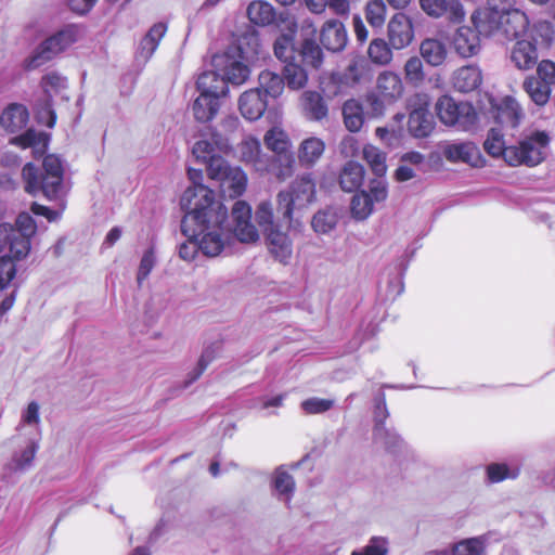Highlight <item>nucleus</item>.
<instances>
[{
	"label": "nucleus",
	"mask_w": 555,
	"mask_h": 555,
	"mask_svg": "<svg viewBox=\"0 0 555 555\" xmlns=\"http://www.w3.org/2000/svg\"><path fill=\"white\" fill-rule=\"evenodd\" d=\"M483 80L481 69L476 65H465L452 74L453 88L462 93L477 90Z\"/></svg>",
	"instance_id": "obj_24"
},
{
	"label": "nucleus",
	"mask_w": 555,
	"mask_h": 555,
	"mask_svg": "<svg viewBox=\"0 0 555 555\" xmlns=\"http://www.w3.org/2000/svg\"><path fill=\"white\" fill-rule=\"evenodd\" d=\"M180 205L185 216L183 233L198 243L199 250L207 257L219 256L231 244L233 235L242 243H256L260 235L251 222V208L244 201L232 207L233 232L225 224L228 209L215 201L214 192L205 185L185 190Z\"/></svg>",
	"instance_id": "obj_1"
},
{
	"label": "nucleus",
	"mask_w": 555,
	"mask_h": 555,
	"mask_svg": "<svg viewBox=\"0 0 555 555\" xmlns=\"http://www.w3.org/2000/svg\"><path fill=\"white\" fill-rule=\"evenodd\" d=\"M404 77L409 83L420 85L425 78L422 60L417 56L410 57L403 67Z\"/></svg>",
	"instance_id": "obj_55"
},
{
	"label": "nucleus",
	"mask_w": 555,
	"mask_h": 555,
	"mask_svg": "<svg viewBox=\"0 0 555 555\" xmlns=\"http://www.w3.org/2000/svg\"><path fill=\"white\" fill-rule=\"evenodd\" d=\"M501 29L511 39H524L529 37V20L518 9H511L503 13Z\"/></svg>",
	"instance_id": "obj_22"
},
{
	"label": "nucleus",
	"mask_w": 555,
	"mask_h": 555,
	"mask_svg": "<svg viewBox=\"0 0 555 555\" xmlns=\"http://www.w3.org/2000/svg\"><path fill=\"white\" fill-rule=\"evenodd\" d=\"M300 55L302 61L314 68L321 66L323 53L321 48L312 40H305L301 44Z\"/></svg>",
	"instance_id": "obj_53"
},
{
	"label": "nucleus",
	"mask_w": 555,
	"mask_h": 555,
	"mask_svg": "<svg viewBox=\"0 0 555 555\" xmlns=\"http://www.w3.org/2000/svg\"><path fill=\"white\" fill-rule=\"evenodd\" d=\"M374 205L373 198L367 194V192H358L353 195L350 203L351 215L357 220H365L372 215Z\"/></svg>",
	"instance_id": "obj_44"
},
{
	"label": "nucleus",
	"mask_w": 555,
	"mask_h": 555,
	"mask_svg": "<svg viewBox=\"0 0 555 555\" xmlns=\"http://www.w3.org/2000/svg\"><path fill=\"white\" fill-rule=\"evenodd\" d=\"M40 440V438L27 436H13L11 442L14 446V451L5 464V468L11 473H21L29 469L39 450Z\"/></svg>",
	"instance_id": "obj_12"
},
{
	"label": "nucleus",
	"mask_w": 555,
	"mask_h": 555,
	"mask_svg": "<svg viewBox=\"0 0 555 555\" xmlns=\"http://www.w3.org/2000/svg\"><path fill=\"white\" fill-rule=\"evenodd\" d=\"M485 543L483 537L463 539L449 547L434 551L431 555H485Z\"/></svg>",
	"instance_id": "obj_30"
},
{
	"label": "nucleus",
	"mask_w": 555,
	"mask_h": 555,
	"mask_svg": "<svg viewBox=\"0 0 555 555\" xmlns=\"http://www.w3.org/2000/svg\"><path fill=\"white\" fill-rule=\"evenodd\" d=\"M429 105L430 98L424 92L413 94L408 101L410 109L408 129L415 138H425L434 130L435 121L429 112Z\"/></svg>",
	"instance_id": "obj_10"
},
{
	"label": "nucleus",
	"mask_w": 555,
	"mask_h": 555,
	"mask_svg": "<svg viewBox=\"0 0 555 555\" xmlns=\"http://www.w3.org/2000/svg\"><path fill=\"white\" fill-rule=\"evenodd\" d=\"M29 115L22 104L9 105L0 116V125L7 132L14 133L27 125Z\"/></svg>",
	"instance_id": "obj_31"
},
{
	"label": "nucleus",
	"mask_w": 555,
	"mask_h": 555,
	"mask_svg": "<svg viewBox=\"0 0 555 555\" xmlns=\"http://www.w3.org/2000/svg\"><path fill=\"white\" fill-rule=\"evenodd\" d=\"M41 86L44 93L51 98L66 87V78L56 73H49L42 78Z\"/></svg>",
	"instance_id": "obj_59"
},
{
	"label": "nucleus",
	"mask_w": 555,
	"mask_h": 555,
	"mask_svg": "<svg viewBox=\"0 0 555 555\" xmlns=\"http://www.w3.org/2000/svg\"><path fill=\"white\" fill-rule=\"evenodd\" d=\"M446 14L451 23H462L465 20L466 12L460 0H448Z\"/></svg>",
	"instance_id": "obj_63"
},
{
	"label": "nucleus",
	"mask_w": 555,
	"mask_h": 555,
	"mask_svg": "<svg viewBox=\"0 0 555 555\" xmlns=\"http://www.w3.org/2000/svg\"><path fill=\"white\" fill-rule=\"evenodd\" d=\"M284 77L289 89L298 90L304 88L308 82L306 70L296 64H287L284 68Z\"/></svg>",
	"instance_id": "obj_52"
},
{
	"label": "nucleus",
	"mask_w": 555,
	"mask_h": 555,
	"mask_svg": "<svg viewBox=\"0 0 555 555\" xmlns=\"http://www.w3.org/2000/svg\"><path fill=\"white\" fill-rule=\"evenodd\" d=\"M367 194L371 195L374 204L384 202L388 195L386 182L382 179L372 180Z\"/></svg>",
	"instance_id": "obj_64"
},
{
	"label": "nucleus",
	"mask_w": 555,
	"mask_h": 555,
	"mask_svg": "<svg viewBox=\"0 0 555 555\" xmlns=\"http://www.w3.org/2000/svg\"><path fill=\"white\" fill-rule=\"evenodd\" d=\"M166 33L167 25L165 23L154 24L140 41L137 50V57L142 60L144 63L147 62L157 50L159 42Z\"/></svg>",
	"instance_id": "obj_28"
},
{
	"label": "nucleus",
	"mask_w": 555,
	"mask_h": 555,
	"mask_svg": "<svg viewBox=\"0 0 555 555\" xmlns=\"http://www.w3.org/2000/svg\"><path fill=\"white\" fill-rule=\"evenodd\" d=\"M255 218L263 234L272 229L280 228V225L274 222L273 207L269 201H262L258 204Z\"/></svg>",
	"instance_id": "obj_51"
},
{
	"label": "nucleus",
	"mask_w": 555,
	"mask_h": 555,
	"mask_svg": "<svg viewBox=\"0 0 555 555\" xmlns=\"http://www.w3.org/2000/svg\"><path fill=\"white\" fill-rule=\"evenodd\" d=\"M374 416L376 422L375 438L387 447L395 446L399 441V437L395 431L385 427L384 422L388 416V412L384 398L376 403Z\"/></svg>",
	"instance_id": "obj_36"
},
{
	"label": "nucleus",
	"mask_w": 555,
	"mask_h": 555,
	"mask_svg": "<svg viewBox=\"0 0 555 555\" xmlns=\"http://www.w3.org/2000/svg\"><path fill=\"white\" fill-rule=\"evenodd\" d=\"M524 89L530 99L539 106L545 105L551 96V88L537 77L530 76L524 81Z\"/></svg>",
	"instance_id": "obj_41"
},
{
	"label": "nucleus",
	"mask_w": 555,
	"mask_h": 555,
	"mask_svg": "<svg viewBox=\"0 0 555 555\" xmlns=\"http://www.w3.org/2000/svg\"><path fill=\"white\" fill-rule=\"evenodd\" d=\"M325 143L318 137L304 139L297 150L299 164L305 168H312L323 156Z\"/></svg>",
	"instance_id": "obj_27"
},
{
	"label": "nucleus",
	"mask_w": 555,
	"mask_h": 555,
	"mask_svg": "<svg viewBox=\"0 0 555 555\" xmlns=\"http://www.w3.org/2000/svg\"><path fill=\"white\" fill-rule=\"evenodd\" d=\"M490 114L493 119L506 128L516 129L525 118V112L518 101L505 95L500 99H490Z\"/></svg>",
	"instance_id": "obj_14"
},
{
	"label": "nucleus",
	"mask_w": 555,
	"mask_h": 555,
	"mask_svg": "<svg viewBox=\"0 0 555 555\" xmlns=\"http://www.w3.org/2000/svg\"><path fill=\"white\" fill-rule=\"evenodd\" d=\"M196 89L201 94L214 96L221 101L225 98L229 88L225 78L220 77L216 72H205L196 80Z\"/></svg>",
	"instance_id": "obj_26"
},
{
	"label": "nucleus",
	"mask_w": 555,
	"mask_h": 555,
	"mask_svg": "<svg viewBox=\"0 0 555 555\" xmlns=\"http://www.w3.org/2000/svg\"><path fill=\"white\" fill-rule=\"evenodd\" d=\"M10 142L22 149L30 147L34 155L39 156L42 155L48 147L49 135L44 132L29 129L25 133L14 137Z\"/></svg>",
	"instance_id": "obj_35"
},
{
	"label": "nucleus",
	"mask_w": 555,
	"mask_h": 555,
	"mask_svg": "<svg viewBox=\"0 0 555 555\" xmlns=\"http://www.w3.org/2000/svg\"><path fill=\"white\" fill-rule=\"evenodd\" d=\"M16 435L41 439L40 414L37 402H30L22 412L21 421L16 427Z\"/></svg>",
	"instance_id": "obj_29"
},
{
	"label": "nucleus",
	"mask_w": 555,
	"mask_h": 555,
	"mask_svg": "<svg viewBox=\"0 0 555 555\" xmlns=\"http://www.w3.org/2000/svg\"><path fill=\"white\" fill-rule=\"evenodd\" d=\"M435 108L439 120L446 126L468 130L477 122L476 109L468 102H456L449 95H442Z\"/></svg>",
	"instance_id": "obj_8"
},
{
	"label": "nucleus",
	"mask_w": 555,
	"mask_h": 555,
	"mask_svg": "<svg viewBox=\"0 0 555 555\" xmlns=\"http://www.w3.org/2000/svg\"><path fill=\"white\" fill-rule=\"evenodd\" d=\"M37 232L34 218L22 212L15 225L0 224V291L4 289L16 273L14 261L26 258L30 251V240Z\"/></svg>",
	"instance_id": "obj_2"
},
{
	"label": "nucleus",
	"mask_w": 555,
	"mask_h": 555,
	"mask_svg": "<svg viewBox=\"0 0 555 555\" xmlns=\"http://www.w3.org/2000/svg\"><path fill=\"white\" fill-rule=\"evenodd\" d=\"M480 35L468 25L457 27L450 39L453 51L462 59H470L481 51Z\"/></svg>",
	"instance_id": "obj_15"
},
{
	"label": "nucleus",
	"mask_w": 555,
	"mask_h": 555,
	"mask_svg": "<svg viewBox=\"0 0 555 555\" xmlns=\"http://www.w3.org/2000/svg\"><path fill=\"white\" fill-rule=\"evenodd\" d=\"M264 143L268 149L279 155L287 153L291 147L287 133L279 127H273L266 133Z\"/></svg>",
	"instance_id": "obj_47"
},
{
	"label": "nucleus",
	"mask_w": 555,
	"mask_h": 555,
	"mask_svg": "<svg viewBox=\"0 0 555 555\" xmlns=\"http://www.w3.org/2000/svg\"><path fill=\"white\" fill-rule=\"evenodd\" d=\"M268 101L260 89H249L241 94L238 109L247 120H258L266 112Z\"/></svg>",
	"instance_id": "obj_21"
},
{
	"label": "nucleus",
	"mask_w": 555,
	"mask_h": 555,
	"mask_svg": "<svg viewBox=\"0 0 555 555\" xmlns=\"http://www.w3.org/2000/svg\"><path fill=\"white\" fill-rule=\"evenodd\" d=\"M272 487L279 500L289 504L295 491V481L292 475L283 467L276 468L273 473Z\"/></svg>",
	"instance_id": "obj_38"
},
{
	"label": "nucleus",
	"mask_w": 555,
	"mask_h": 555,
	"mask_svg": "<svg viewBox=\"0 0 555 555\" xmlns=\"http://www.w3.org/2000/svg\"><path fill=\"white\" fill-rule=\"evenodd\" d=\"M387 7L384 0H370L365 5V18L375 28H382L385 24Z\"/></svg>",
	"instance_id": "obj_50"
},
{
	"label": "nucleus",
	"mask_w": 555,
	"mask_h": 555,
	"mask_svg": "<svg viewBox=\"0 0 555 555\" xmlns=\"http://www.w3.org/2000/svg\"><path fill=\"white\" fill-rule=\"evenodd\" d=\"M208 177L218 182L224 197H238L246 190V173L238 167L229 166L227 162L222 165L214 163L208 167Z\"/></svg>",
	"instance_id": "obj_11"
},
{
	"label": "nucleus",
	"mask_w": 555,
	"mask_h": 555,
	"mask_svg": "<svg viewBox=\"0 0 555 555\" xmlns=\"http://www.w3.org/2000/svg\"><path fill=\"white\" fill-rule=\"evenodd\" d=\"M259 87L256 89H260L261 93L267 98H278L282 94L284 90V79L270 70H263L260 73L258 78Z\"/></svg>",
	"instance_id": "obj_40"
},
{
	"label": "nucleus",
	"mask_w": 555,
	"mask_h": 555,
	"mask_svg": "<svg viewBox=\"0 0 555 555\" xmlns=\"http://www.w3.org/2000/svg\"><path fill=\"white\" fill-rule=\"evenodd\" d=\"M238 158L247 165H251L255 169L261 170L266 166V162L261 154L259 140L253 137H246L237 147Z\"/></svg>",
	"instance_id": "obj_32"
},
{
	"label": "nucleus",
	"mask_w": 555,
	"mask_h": 555,
	"mask_svg": "<svg viewBox=\"0 0 555 555\" xmlns=\"http://www.w3.org/2000/svg\"><path fill=\"white\" fill-rule=\"evenodd\" d=\"M253 50H243L242 47H231L222 55L215 59L216 66L222 72L223 78L233 85H242L249 77L250 70L246 64L247 61L260 53L259 39L256 35L246 38Z\"/></svg>",
	"instance_id": "obj_6"
},
{
	"label": "nucleus",
	"mask_w": 555,
	"mask_h": 555,
	"mask_svg": "<svg viewBox=\"0 0 555 555\" xmlns=\"http://www.w3.org/2000/svg\"><path fill=\"white\" fill-rule=\"evenodd\" d=\"M448 0H420L422 10L430 17L439 18L446 15Z\"/></svg>",
	"instance_id": "obj_61"
},
{
	"label": "nucleus",
	"mask_w": 555,
	"mask_h": 555,
	"mask_svg": "<svg viewBox=\"0 0 555 555\" xmlns=\"http://www.w3.org/2000/svg\"><path fill=\"white\" fill-rule=\"evenodd\" d=\"M288 33L280 36L274 42V54L283 61L288 62L294 59V36L296 33V24L289 23Z\"/></svg>",
	"instance_id": "obj_43"
},
{
	"label": "nucleus",
	"mask_w": 555,
	"mask_h": 555,
	"mask_svg": "<svg viewBox=\"0 0 555 555\" xmlns=\"http://www.w3.org/2000/svg\"><path fill=\"white\" fill-rule=\"evenodd\" d=\"M343 116L346 128L351 132H358L363 125V109L356 100H348L343 106Z\"/></svg>",
	"instance_id": "obj_42"
},
{
	"label": "nucleus",
	"mask_w": 555,
	"mask_h": 555,
	"mask_svg": "<svg viewBox=\"0 0 555 555\" xmlns=\"http://www.w3.org/2000/svg\"><path fill=\"white\" fill-rule=\"evenodd\" d=\"M387 539L383 537H373L364 547L352 551L351 555H387Z\"/></svg>",
	"instance_id": "obj_57"
},
{
	"label": "nucleus",
	"mask_w": 555,
	"mask_h": 555,
	"mask_svg": "<svg viewBox=\"0 0 555 555\" xmlns=\"http://www.w3.org/2000/svg\"><path fill=\"white\" fill-rule=\"evenodd\" d=\"M485 151L492 157L503 158L506 163L507 149L504 137L500 130L491 129L483 142Z\"/></svg>",
	"instance_id": "obj_46"
},
{
	"label": "nucleus",
	"mask_w": 555,
	"mask_h": 555,
	"mask_svg": "<svg viewBox=\"0 0 555 555\" xmlns=\"http://www.w3.org/2000/svg\"><path fill=\"white\" fill-rule=\"evenodd\" d=\"M43 171V176H39L30 163L24 166L25 191L30 195L42 192L47 198H55L61 193L63 182L64 167L61 158L53 154L46 156Z\"/></svg>",
	"instance_id": "obj_4"
},
{
	"label": "nucleus",
	"mask_w": 555,
	"mask_h": 555,
	"mask_svg": "<svg viewBox=\"0 0 555 555\" xmlns=\"http://www.w3.org/2000/svg\"><path fill=\"white\" fill-rule=\"evenodd\" d=\"M443 156L451 163L462 162L476 168H481L486 164L479 147L473 142L447 144L443 147Z\"/></svg>",
	"instance_id": "obj_17"
},
{
	"label": "nucleus",
	"mask_w": 555,
	"mask_h": 555,
	"mask_svg": "<svg viewBox=\"0 0 555 555\" xmlns=\"http://www.w3.org/2000/svg\"><path fill=\"white\" fill-rule=\"evenodd\" d=\"M387 37L389 44L396 50L410 46L414 38L411 18L404 13H396L388 22Z\"/></svg>",
	"instance_id": "obj_16"
},
{
	"label": "nucleus",
	"mask_w": 555,
	"mask_h": 555,
	"mask_svg": "<svg viewBox=\"0 0 555 555\" xmlns=\"http://www.w3.org/2000/svg\"><path fill=\"white\" fill-rule=\"evenodd\" d=\"M220 106L221 101L217 98L199 93L192 104V113L197 121L207 122L216 117Z\"/></svg>",
	"instance_id": "obj_37"
},
{
	"label": "nucleus",
	"mask_w": 555,
	"mask_h": 555,
	"mask_svg": "<svg viewBox=\"0 0 555 555\" xmlns=\"http://www.w3.org/2000/svg\"><path fill=\"white\" fill-rule=\"evenodd\" d=\"M519 469H509L505 464L493 463L487 467V475L491 482H500L507 478H516Z\"/></svg>",
	"instance_id": "obj_58"
},
{
	"label": "nucleus",
	"mask_w": 555,
	"mask_h": 555,
	"mask_svg": "<svg viewBox=\"0 0 555 555\" xmlns=\"http://www.w3.org/2000/svg\"><path fill=\"white\" fill-rule=\"evenodd\" d=\"M78 38V29L70 26L66 27L55 35L46 39L33 53L24 61V67L28 70L36 69L55 55L70 47Z\"/></svg>",
	"instance_id": "obj_9"
},
{
	"label": "nucleus",
	"mask_w": 555,
	"mask_h": 555,
	"mask_svg": "<svg viewBox=\"0 0 555 555\" xmlns=\"http://www.w3.org/2000/svg\"><path fill=\"white\" fill-rule=\"evenodd\" d=\"M503 15L500 10L483 7L476 9L469 21L480 36L490 37L501 29Z\"/></svg>",
	"instance_id": "obj_18"
},
{
	"label": "nucleus",
	"mask_w": 555,
	"mask_h": 555,
	"mask_svg": "<svg viewBox=\"0 0 555 555\" xmlns=\"http://www.w3.org/2000/svg\"><path fill=\"white\" fill-rule=\"evenodd\" d=\"M404 93L401 77L391 70H384L376 78L375 89L366 98L374 116L385 113L387 106L398 102Z\"/></svg>",
	"instance_id": "obj_7"
},
{
	"label": "nucleus",
	"mask_w": 555,
	"mask_h": 555,
	"mask_svg": "<svg viewBox=\"0 0 555 555\" xmlns=\"http://www.w3.org/2000/svg\"><path fill=\"white\" fill-rule=\"evenodd\" d=\"M367 54L371 61L378 65H387L392 60V51L388 43L382 38L374 39L370 42Z\"/></svg>",
	"instance_id": "obj_48"
},
{
	"label": "nucleus",
	"mask_w": 555,
	"mask_h": 555,
	"mask_svg": "<svg viewBox=\"0 0 555 555\" xmlns=\"http://www.w3.org/2000/svg\"><path fill=\"white\" fill-rule=\"evenodd\" d=\"M247 16L253 24L266 26L275 20V11L269 2L258 0L248 5Z\"/></svg>",
	"instance_id": "obj_39"
},
{
	"label": "nucleus",
	"mask_w": 555,
	"mask_h": 555,
	"mask_svg": "<svg viewBox=\"0 0 555 555\" xmlns=\"http://www.w3.org/2000/svg\"><path fill=\"white\" fill-rule=\"evenodd\" d=\"M156 264V255L153 247L146 249L140 260V264L137 272V283L142 286L144 281L149 278L150 273Z\"/></svg>",
	"instance_id": "obj_56"
},
{
	"label": "nucleus",
	"mask_w": 555,
	"mask_h": 555,
	"mask_svg": "<svg viewBox=\"0 0 555 555\" xmlns=\"http://www.w3.org/2000/svg\"><path fill=\"white\" fill-rule=\"evenodd\" d=\"M270 254L280 262L287 263L293 255V242L281 228L272 229L264 234Z\"/></svg>",
	"instance_id": "obj_23"
},
{
	"label": "nucleus",
	"mask_w": 555,
	"mask_h": 555,
	"mask_svg": "<svg viewBox=\"0 0 555 555\" xmlns=\"http://www.w3.org/2000/svg\"><path fill=\"white\" fill-rule=\"evenodd\" d=\"M551 135L545 130H531L507 149L506 164L511 167H535L543 163L550 150Z\"/></svg>",
	"instance_id": "obj_3"
},
{
	"label": "nucleus",
	"mask_w": 555,
	"mask_h": 555,
	"mask_svg": "<svg viewBox=\"0 0 555 555\" xmlns=\"http://www.w3.org/2000/svg\"><path fill=\"white\" fill-rule=\"evenodd\" d=\"M320 42L331 52L343 51L348 42L345 25L337 20L326 21L320 31Z\"/></svg>",
	"instance_id": "obj_20"
},
{
	"label": "nucleus",
	"mask_w": 555,
	"mask_h": 555,
	"mask_svg": "<svg viewBox=\"0 0 555 555\" xmlns=\"http://www.w3.org/2000/svg\"><path fill=\"white\" fill-rule=\"evenodd\" d=\"M337 221V214L333 209H323L313 216L311 227L317 233L326 234L336 227Z\"/></svg>",
	"instance_id": "obj_49"
},
{
	"label": "nucleus",
	"mask_w": 555,
	"mask_h": 555,
	"mask_svg": "<svg viewBox=\"0 0 555 555\" xmlns=\"http://www.w3.org/2000/svg\"><path fill=\"white\" fill-rule=\"evenodd\" d=\"M420 52L426 63L434 67L442 65L448 57L444 42L437 38L424 39L420 46Z\"/></svg>",
	"instance_id": "obj_34"
},
{
	"label": "nucleus",
	"mask_w": 555,
	"mask_h": 555,
	"mask_svg": "<svg viewBox=\"0 0 555 555\" xmlns=\"http://www.w3.org/2000/svg\"><path fill=\"white\" fill-rule=\"evenodd\" d=\"M334 405V401L322 398H309L301 402V408L307 414H318L328 411Z\"/></svg>",
	"instance_id": "obj_60"
},
{
	"label": "nucleus",
	"mask_w": 555,
	"mask_h": 555,
	"mask_svg": "<svg viewBox=\"0 0 555 555\" xmlns=\"http://www.w3.org/2000/svg\"><path fill=\"white\" fill-rule=\"evenodd\" d=\"M511 61L520 70L532 68L538 62V51L532 40L528 38L516 40L511 50Z\"/></svg>",
	"instance_id": "obj_25"
},
{
	"label": "nucleus",
	"mask_w": 555,
	"mask_h": 555,
	"mask_svg": "<svg viewBox=\"0 0 555 555\" xmlns=\"http://www.w3.org/2000/svg\"><path fill=\"white\" fill-rule=\"evenodd\" d=\"M364 176V167L357 162L349 160L340 170L339 185L345 192H353L362 185Z\"/></svg>",
	"instance_id": "obj_33"
},
{
	"label": "nucleus",
	"mask_w": 555,
	"mask_h": 555,
	"mask_svg": "<svg viewBox=\"0 0 555 555\" xmlns=\"http://www.w3.org/2000/svg\"><path fill=\"white\" fill-rule=\"evenodd\" d=\"M229 149L228 139L214 133L208 138L197 140L192 147V154L196 160L206 164L208 168L214 163L224 164L225 160L222 158V155L227 154Z\"/></svg>",
	"instance_id": "obj_13"
},
{
	"label": "nucleus",
	"mask_w": 555,
	"mask_h": 555,
	"mask_svg": "<svg viewBox=\"0 0 555 555\" xmlns=\"http://www.w3.org/2000/svg\"><path fill=\"white\" fill-rule=\"evenodd\" d=\"M362 155L364 160L369 164L371 170L376 176L382 177L386 173V154L382 152L378 147L372 144H366L363 147Z\"/></svg>",
	"instance_id": "obj_45"
},
{
	"label": "nucleus",
	"mask_w": 555,
	"mask_h": 555,
	"mask_svg": "<svg viewBox=\"0 0 555 555\" xmlns=\"http://www.w3.org/2000/svg\"><path fill=\"white\" fill-rule=\"evenodd\" d=\"M538 79L546 85H555V63L548 60H543L539 63L537 68Z\"/></svg>",
	"instance_id": "obj_62"
},
{
	"label": "nucleus",
	"mask_w": 555,
	"mask_h": 555,
	"mask_svg": "<svg viewBox=\"0 0 555 555\" xmlns=\"http://www.w3.org/2000/svg\"><path fill=\"white\" fill-rule=\"evenodd\" d=\"M301 115L310 121H321L328 115V106L323 95L314 90H306L299 96Z\"/></svg>",
	"instance_id": "obj_19"
},
{
	"label": "nucleus",
	"mask_w": 555,
	"mask_h": 555,
	"mask_svg": "<svg viewBox=\"0 0 555 555\" xmlns=\"http://www.w3.org/2000/svg\"><path fill=\"white\" fill-rule=\"evenodd\" d=\"M220 347L216 344L207 346L202 352L197 365L191 373V380H196L208 367V365L219 356Z\"/></svg>",
	"instance_id": "obj_54"
},
{
	"label": "nucleus",
	"mask_w": 555,
	"mask_h": 555,
	"mask_svg": "<svg viewBox=\"0 0 555 555\" xmlns=\"http://www.w3.org/2000/svg\"><path fill=\"white\" fill-rule=\"evenodd\" d=\"M315 199V182L311 175H302L295 179L287 190L276 195L278 211L288 223L294 227L296 211L306 209Z\"/></svg>",
	"instance_id": "obj_5"
}]
</instances>
